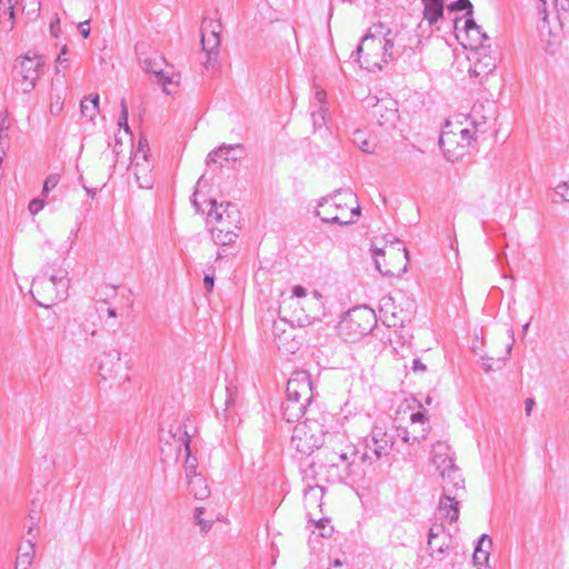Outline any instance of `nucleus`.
<instances>
[{
  "label": "nucleus",
  "instance_id": "1",
  "mask_svg": "<svg viewBox=\"0 0 569 569\" xmlns=\"http://www.w3.org/2000/svg\"><path fill=\"white\" fill-rule=\"evenodd\" d=\"M357 456L356 447L343 432L328 433L326 440L316 455L319 471L325 473L331 482H342L352 473V466Z\"/></svg>",
  "mask_w": 569,
  "mask_h": 569
},
{
  "label": "nucleus",
  "instance_id": "2",
  "mask_svg": "<svg viewBox=\"0 0 569 569\" xmlns=\"http://www.w3.org/2000/svg\"><path fill=\"white\" fill-rule=\"evenodd\" d=\"M396 37L397 33L381 22L369 28L357 48L361 67L373 72L393 60Z\"/></svg>",
  "mask_w": 569,
  "mask_h": 569
},
{
  "label": "nucleus",
  "instance_id": "3",
  "mask_svg": "<svg viewBox=\"0 0 569 569\" xmlns=\"http://www.w3.org/2000/svg\"><path fill=\"white\" fill-rule=\"evenodd\" d=\"M361 214L358 198L350 189L338 190L322 198L317 206L316 216L325 223L349 226Z\"/></svg>",
  "mask_w": 569,
  "mask_h": 569
},
{
  "label": "nucleus",
  "instance_id": "4",
  "mask_svg": "<svg viewBox=\"0 0 569 569\" xmlns=\"http://www.w3.org/2000/svg\"><path fill=\"white\" fill-rule=\"evenodd\" d=\"M207 226L216 244L228 246L238 238L241 213L231 202L208 201Z\"/></svg>",
  "mask_w": 569,
  "mask_h": 569
},
{
  "label": "nucleus",
  "instance_id": "5",
  "mask_svg": "<svg viewBox=\"0 0 569 569\" xmlns=\"http://www.w3.org/2000/svg\"><path fill=\"white\" fill-rule=\"evenodd\" d=\"M69 284L67 270L60 268L50 272L46 269L33 278L30 293L38 306L48 309L67 299Z\"/></svg>",
  "mask_w": 569,
  "mask_h": 569
},
{
  "label": "nucleus",
  "instance_id": "6",
  "mask_svg": "<svg viewBox=\"0 0 569 569\" xmlns=\"http://www.w3.org/2000/svg\"><path fill=\"white\" fill-rule=\"evenodd\" d=\"M476 130L462 128L460 124H452L447 121L442 128L439 144L445 157L451 161H458L475 149Z\"/></svg>",
  "mask_w": 569,
  "mask_h": 569
},
{
  "label": "nucleus",
  "instance_id": "7",
  "mask_svg": "<svg viewBox=\"0 0 569 569\" xmlns=\"http://www.w3.org/2000/svg\"><path fill=\"white\" fill-rule=\"evenodd\" d=\"M327 435L318 421L306 419L298 422L293 428L291 443L298 452L311 455L315 449L319 451Z\"/></svg>",
  "mask_w": 569,
  "mask_h": 569
},
{
  "label": "nucleus",
  "instance_id": "8",
  "mask_svg": "<svg viewBox=\"0 0 569 569\" xmlns=\"http://www.w3.org/2000/svg\"><path fill=\"white\" fill-rule=\"evenodd\" d=\"M376 325V315L371 308L357 307L347 313L341 322V329L352 337H363L370 333Z\"/></svg>",
  "mask_w": 569,
  "mask_h": 569
},
{
  "label": "nucleus",
  "instance_id": "9",
  "mask_svg": "<svg viewBox=\"0 0 569 569\" xmlns=\"http://www.w3.org/2000/svg\"><path fill=\"white\" fill-rule=\"evenodd\" d=\"M153 164L149 159V148L147 142L139 140L138 148L131 160V170L136 177L139 188L151 189L153 186L152 176Z\"/></svg>",
  "mask_w": 569,
  "mask_h": 569
},
{
  "label": "nucleus",
  "instance_id": "10",
  "mask_svg": "<svg viewBox=\"0 0 569 569\" xmlns=\"http://www.w3.org/2000/svg\"><path fill=\"white\" fill-rule=\"evenodd\" d=\"M43 64L44 61L40 56L23 57L17 71L21 77L18 79V84L22 92L28 93L34 89L37 81L40 78V71Z\"/></svg>",
  "mask_w": 569,
  "mask_h": 569
},
{
  "label": "nucleus",
  "instance_id": "11",
  "mask_svg": "<svg viewBox=\"0 0 569 569\" xmlns=\"http://www.w3.org/2000/svg\"><path fill=\"white\" fill-rule=\"evenodd\" d=\"M322 315V295L318 291H313L312 298L305 301L300 311L295 309L291 322H297L299 327H306L312 325L315 321H319Z\"/></svg>",
  "mask_w": 569,
  "mask_h": 569
},
{
  "label": "nucleus",
  "instance_id": "12",
  "mask_svg": "<svg viewBox=\"0 0 569 569\" xmlns=\"http://www.w3.org/2000/svg\"><path fill=\"white\" fill-rule=\"evenodd\" d=\"M372 114L381 127L395 128L399 119L398 102L386 94L377 99L372 107Z\"/></svg>",
  "mask_w": 569,
  "mask_h": 569
},
{
  "label": "nucleus",
  "instance_id": "13",
  "mask_svg": "<svg viewBox=\"0 0 569 569\" xmlns=\"http://www.w3.org/2000/svg\"><path fill=\"white\" fill-rule=\"evenodd\" d=\"M450 536L441 523H435L428 532V551L432 558L441 560L450 545Z\"/></svg>",
  "mask_w": 569,
  "mask_h": 569
},
{
  "label": "nucleus",
  "instance_id": "14",
  "mask_svg": "<svg viewBox=\"0 0 569 569\" xmlns=\"http://www.w3.org/2000/svg\"><path fill=\"white\" fill-rule=\"evenodd\" d=\"M406 303L407 308L400 309L398 312L396 307V298L387 297L382 299L381 310L387 316L389 327H403L407 322H410L413 312V302L407 300Z\"/></svg>",
  "mask_w": 569,
  "mask_h": 569
},
{
  "label": "nucleus",
  "instance_id": "15",
  "mask_svg": "<svg viewBox=\"0 0 569 569\" xmlns=\"http://www.w3.org/2000/svg\"><path fill=\"white\" fill-rule=\"evenodd\" d=\"M220 26L213 21L204 23L201 32L202 50L207 53V64L214 61L219 54L220 47Z\"/></svg>",
  "mask_w": 569,
  "mask_h": 569
},
{
  "label": "nucleus",
  "instance_id": "16",
  "mask_svg": "<svg viewBox=\"0 0 569 569\" xmlns=\"http://www.w3.org/2000/svg\"><path fill=\"white\" fill-rule=\"evenodd\" d=\"M287 396L302 398L305 401H311L312 382L307 371H296L287 382Z\"/></svg>",
  "mask_w": 569,
  "mask_h": 569
},
{
  "label": "nucleus",
  "instance_id": "17",
  "mask_svg": "<svg viewBox=\"0 0 569 569\" xmlns=\"http://www.w3.org/2000/svg\"><path fill=\"white\" fill-rule=\"evenodd\" d=\"M393 435L389 433L382 426H373L368 435L370 446L375 447L376 457H387L390 455L393 446Z\"/></svg>",
  "mask_w": 569,
  "mask_h": 569
},
{
  "label": "nucleus",
  "instance_id": "18",
  "mask_svg": "<svg viewBox=\"0 0 569 569\" xmlns=\"http://www.w3.org/2000/svg\"><path fill=\"white\" fill-rule=\"evenodd\" d=\"M442 478V491L446 495H458L465 493V479L460 472V469L455 465H448L440 471Z\"/></svg>",
  "mask_w": 569,
  "mask_h": 569
},
{
  "label": "nucleus",
  "instance_id": "19",
  "mask_svg": "<svg viewBox=\"0 0 569 569\" xmlns=\"http://www.w3.org/2000/svg\"><path fill=\"white\" fill-rule=\"evenodd\" d=\"M121 368V352L119 350L113 349L101 355L99 375L103 380L116 379Z\"/></svg>",
  "mask_w": 569,
  "mask_h": 569
},
{
  "label": "nucleus",
  "instance_id": "20",
  "mask_svg": "<svg viewBox=\"0 0 569 569\" xmlns=\"http://www.w3.org/2000/svg\"><path fill=\"white\" fill-rule=\"evenodd\" d=\"M310 403L311 401H305L302 398L287 396L281 406L282 416L288 422H300Z\"/></svg>",
  "mask_w": 569,
  "mask_h": 569
},
{
  "label": "nucleus",
  "instance_id": "21",
  "mask_svg": "<svg viewBox=\"0 0 569 569\" xmlns=\"http://www.w3.org/2000/svg\"><path fill=\"white\" fill-rule=\"evenodd\" d=\"M431 461L439 471L455 465V452L446 441H437L431 449Z\"/></svg>",
  "mask_w": 569,
  "mask_h": 569
},
{
  "label": "nucleus",
  "instance_id": "22",
  "mask_svg": "<svg viewBox=\"0 0 569 569\" xmlns=\"http://www.w3.org/2000/svg\"><path fill=\"white\" fill-rule=\"evenodd\" d=\"M465 493L458 495H446L445 491L439 501L440 513L449 520L450 523L456 522L459 519V501L458 498Z\"/></svg>",
  "mask_w": 569,
  "mask_h": 569
},
{
  "label": "nucleus",
  "instance_id": "23",
  "mask_svg": "<svg viewBox=\"0 0 569 569\" xmlns=\"http://www.w3.org/2000/svg\"><path fill=\"white\" fill-rule=\"evenodd\" d=\"M243 147L237 144H222L216 150L211 151L207 157V163L217 162V158H223L226 161H237L241 158Z\"/></svg>",
  "mask_w": 569,
  "mask_h": 569
},
{
  "label": "nucleus",
  "instance_id": "24",
  "mask_svg": "<svg viewBox=\"0 0 569 569\" xmlns=\"http://www.w3.org/2000/svg\"><path fill=\"white\" fill-rule=\"evenodd\" d=\"M36 557V542L28 539L26 545L18 547V556L14 561V569H29Z\"/></svg>",
  "mask_w": 569,
  "mask_h": 569
},
{
  "label": "nucleus",
  "instance_id": "25",
  "mask_svg": "<svg viewBox=\"0 0 569 569\" xmlns=\"http://www.w3.org/2000/svg\"><path fill=\"white\" fill-rule=\"evenodd\" d=\"M492 546V540L488 535H482L478 539L477 547L473 552V563L481 569L482 566L487 567L490 558V549Z\"/></svg>",
  "mask_w": 569,
  "mask_h": 569
},
{
  "label": "nucleus",
  "instance_id": "26",
  "mask_svg": "<svg viewBox=\"0 0 569 569\" xmlns=\"http://www.w3.org/2000/svg\"><path fill=\"white\" fill-rule=\"evenodd\" d=\"M430 431L429 426H420L409 428H399L398 436L402 439L403 442L413 445L418 443L421 440H425Z\"/></svg>",
  "mask_w": 569,
  "mask_h": 569
},
{
  "label": "nucleus",
  "instance_id": "27",
  "mask_svg": "<svg viewBox=\"0 0 569 569\" xmlns=\"http://www.w3.org/2000/svg\"><path fill=\"white\" fill-rule=\"evenodd\" d=\"M141 63L143 66V68L148 71V72H152L154 73L157 77H158V81L162 83L163 86V90L167 92V93H170V90L168 89V86L172 83L171 79L169 77H166L163 73H162V59H158L157 57L154 58H144L141 60Z\"/></svg>",
  "mask_w": 569,
  "mask_h": 569
},
{
  "label": "nucleus",
  "instance_id": "28",
  "mask_svg": "<svg viewBox=\"0 0 569 569\" xmlns=\"http://www.w3.org/2000/svg\"><path fill=\"white\" fill-rule=\"evenodd\" d=\"M423 3V19L430 26L435 24L443 16L445 4L442 0H421Z\"/></svg>",
  "mask_w": 569,
  "mask_h": 569
},
{
  "label": "nucleus",
  "instance_id": "29",
  "mask_svg": "<svg viewBox=\"0 0 569 569\" xmlns=\"http://www.w3.org/2000/svg\"><path fill=\"white\" fill-rule=\"evenodd\" d=\"M286 325L287 321L284 319H281L278 322L274 321L272 327V335L279 349H284L286 351L293 353L295 347L287 346L288 339L292 337V332L286 330Z\"/></svg>",
  "mask_w": 569,
  "mask_h": 569
},
{
  "label": "nucleus",
  "instance_id": "30",
  "mask_svg": "<svg viewBox=\"0 0 569 569\" xmlns=\"http://www.w3.org/2000/svg\"><path fill=\"white\" fill-rule=\"evenodd\" d=\"M188 492L196 499L203 500L209 497L210 489L207 485L206 478L200 476H192L188 479Z\"/></svg>",
  "mask_w": 569,
  "mask_h": 569
},
{
  "label": "nucleus",
  "instance_id": "31",
  "mask_svg": "<svg viewBox=\"0 0 569 569\" xmlns=\"http://www.w3.org/2000/svg\"><path fill=\"white\" fill-rule=\"evenodd\" d=\"M14 4L13 0H0V28L9 32L13 29Z\"/></svg>",
  "mask_w": 569,
  "mask_h": 569
},
{
  "label": "nucleus",
  "instance_id": "32",
  "mask_svg": "<svg viewBox=\"0 0 569 569\" xmlns=\"http://www.w3.org/2000/svg\"><path fill=\"white\" fill-rule=\"evenodd\" d=\"M178 442H179L178 449H180L181 446H184V449L187 451V458H186L184 465H183L187 478L189 479V478H192V476H200L201 473L197 472V467H198L197 458L192 457L191 452H190V447H189L190 440L188 438L187 432L183 433V437L179 438Z\"/></svg>",
  "mask_w": 569,
  "mask_h": 569
},
{
  "label": "nucleus",
  "instance_id": "33",
  "mask_svg": "<svg viewBox=\"0 0 569 569\" xmlns=\"http://www.w3.org/2000/svg\"><path fill=\"white\" fill-rule=\"evenodd\" d=\"M82 117L93 120L99 113V94H92L80 103Z\"/></svg>",
  "mask_w": 569,
  "mask_h": 569
},
{
  "label": "nucleus",
  "instance_id": "34",
  "mask_svg": "<svg viewBox=\"0 0 569 569\" xmlns=\"http://www.w3.org/2000/svg\"><path fill=\"white\" fill-rule=\"evenodd\" d=\"M323 496V488L319 485H308V488L305 490V505L307 508H311L313 506L321 507V499Z\"/></svg>",
  "mask_w": 569,
  "mask_h": 569
},
{
  "label": "nucleus",
  "instance_id": "35",
  "mask_svg": "<svg viewBox=\"0 0 569 569\" xmlns=\"http://www.w3.org/2000/svg\"><path fill=\"white\" fill-rule=\"evenodd\" d=\"M372 258L375 260L376 269L386 277H393L397 272L385 264H381L380 257H385L386 251L381 248H371Z\"/></svg>",
  "mask_w": 569,
  "mask_h": 569
},
{
  "label": "nucleus",
  "instance_id": "36",
  "mask_svg": "<svg viewBox=\"0 0 569 569\" xmlns=\"http://www.w3.org/2000/svg\"><path fill=\"white\" fill-rule=\"evenodd\" d=\"M495 68H496L495 61L491 58H489L488 61H486V62H481V61L475 62L473 66L470 67L469 72L471 76H475V77H480L482 74L487 76L490 72H492Z\"/></svg>",
  "mask_w": 569,
  "mask_h": 569
},
{
  "label": "nucleus",
  "instance_id": "37",
  "mask_svg": "<svg viewBox=\"0 0 569 569\" xmlns=\"http://www.w3.org/2000/svg\"><path fill=\"white\" fill-rule=\"evenodd\" d=\"M553 6L560 23L569 22V0H553Z\"/></svg>",
  "mask_w": 569,
  "mask_h": 569
},
{
  "label": "nucleus",
  "instance_id": "38",
  "mask_svg": "<svg viewBox=\"0 0 569 569\" xmlns=\"http://www.w3.org/2000/svg\"><path fill=\"white\" fill-rule=\"evenodd\" d=\"M465 29L468 33L475 32L479 39V43L483 47L485 42L489 40V37L481 31V27L470 17L465 22Z\"/></svg>",
  "mask_w": 569,
  "mask_h": 569
},
{
  "label": "nucleus",
  "instance_id": "39",
  "mask_svg": "<svg viewBox=\"0 0 569 569\" xmlns=\"http://www.w3.org/2000/svg\"><path fill=\"white\" fill-rule=\"evenodd\" d=\"M365 450L361 455V461L367 465H373L382 457H376L375 447L370 446L368 441V436L363 439Z\"/></svg>",
  "mask_w": 569,
  "mask_h": 569
},
{
  "label": "nucleus",
  "instance_id": "40",
  "mask_svg": "<svg viewBox=\"0 0 569 569\" xmlns=\"http://www.w3.org/2000/svg\"><path fill=\"white\" fill-rule=\"evenodd\" d=\"M227 399H226V410L231 409L236 406L239 397L238 388L233 385H229L226 387Z\"/></svg>",
  "mask_w": 569,
  "mask_h": 569
},
{
  "label": "nucleus",
  "instance_id": "41",
  "mask_svg": "<svg viewBox=\"0 0 569 569\" xmlns=\"http://www.w3.org/2000/svg\"><path fill=\"white\" fill-rule=\"evenodd\" d=\"M450 11H463L467 10V14H472V3L470 0H456L448 6Z\"/></svg>",
  "mask_w": 569,
  "mask_h": 569
},
{
  "label": "nucleus",
  "instance_id": "42",
  "mask_svg": "<svg viewBox=\"0 0 569 569\" xmlns=\"http://www.w3.org/2000/svg\"><path fill=\"white\" fill-rule=\"evenodd\" d=\"M203 511L204 510H203L202 507H197L194 509L193 518H194L196 523L201 527V531L206 532V531H208L211 528L212 520H204L202 518Z\"/></svg>",
  "mask_w": 569,
  "mask_h": 569
},
{
  "label": "nucleus",
  "instance_id": "43",
  "mask_svg": "<svg viewBox=\"0 0 569 569\" xmlns=\"http://www.w3.org/2000/svg\"><path fill=\"white\" fill-rule=\"evenodd\" d=\"M411 427L420 426H429V418L427 416L426 410H419L417 412L411 413L410 416Z\"/></svg>",
  "mask_w": 569,
  "mask_h": 569
},
{
  "label": "nucleus",
  "instance_id": "44",
  "mask_svg": "<svg viewBox=\"0 0 569 569\" xmlns=\"http://www.w3.org/2000/svg\"><path fill=\"white\" fill-rule=\"evenodd\" d=\"M307 297V290L298 284V286H295L293 289H292V297H290L288 300H283V305L288 303L289 307H292L295 303H298V301H295V298H306Z\"/></svg>",
  "mask_w": 569,
  "mask_h": 569
},
{
  "label": "nucleus",
  "instance_id": "45",
  "mask_svg": "<svg viewBox=\"0 0 569 569\" xmlns=\"http://www.w3.org/2000/svg\"><path fill=\"white\" fill-rule=\"evenodd\" d=\"M120 107H121V113H120L119 119H118V124H119V127H123L126 132L129 133L130 132V128L128 126V107H127L126 99L121 100Z\"/></svg>",
  "mask_w": 569,
  "mask_h": 569
},
{
  "label": "nucleus",
  "instance_id": "46",
  "mask_svg": "<svg viewBox=\"0 0 569 569\" xmlns=\"http://www.w3.org/2000/svg\"><path fill=\"white\" fill-rule=\"evenodd\" d=\"M68 53H69L68 47L63 46L60 50L58 58H57V67H56L57 73H59L61 71V68L62 69L68 68V57H67Z\"/></svg>",
  "mask_w": 569,
  "mask_h": 569
},
{
  "label": "nucleus",
  "instance_id": "47",
  "mask_svg": "<svg viewBox=\"0 0 569 569\" xmlns=\"http://www.w3.org/2000/svg\"><path fill=\"white\" fill-rule=\"evenodd\" d=\"M310 521L316 522V526L319 529H322V531L320 533L322 537H330L331 536V533L333 531V528L330 527V526L328 527V523H329L328 519H319V520L310 519Z\"/></svg>",
  "mask_w": 569,
  "mask_h": 569
},
{
  "label": "nucleus",
  "instance_id": "48",
  "mask_svg": "<svg viewBox=\"0 0 569 569\" xmlns=\"http://www.w3.org/2000/svg\"><path fill=\"white\" fill-rule=\"evenodd\" d=\"M315 127L321 128L325 124V108L319 106L318 110L311 112Z\"/></svg>",
  "mask_w": 569,
  "mask_h": 569
},
{
  "label": "nucleus",
  "instance_id": "49",
  "mask_svg": "<svg viewBox=\"0 0 569 569\" xmlns=\"http://www.w3.org/2000/svg\"><path fill=\"white\" fill-rule=\"evenodd\" d=\"M483 362H482V368L486 370V371H491L495 369V363L497 365L496 367L497 368H501L502 365H503V361L505 359H497L495 360L493 358H482Z\"/></svg>",
  "mask_w": 569,
  "mask_h": 569
},
{
  "label": "nucleus",
  "instance_id": "50",
  "mask_svg": "<svg viewBox=\"0 0 569 569\" xmlns=\"http://www.w3.org/2000/svg\"><path fill=\"white\" fill-rule=\"evenodd\" d=\"M569 190V184L568 182H560L556 188H555V191H556V194L559 196L562 201H569V199L567 198V192Z\"/></svg>",
  "mask_w": 569,
  "mask_h": 569
},
{
  "label": "nucleus",
  "instance_id": "51",
  "mask_svg": "<svg viewBox=\"0 0 569 569\" xmlns=\"http://www.w3.org/2000/svg\"><path fill=\"white\" fill-rule=\"evenodd\" d=\"M59 182V177L58 176H49L47 177V179L44 180V183H43V193H47L49 190L53 189Z\"/></svg>",
  "mask_w": 569,
  "mask_h": 569
},
{
  "label": "nucleus",
  "instance_id": "52",
  "mask_svg": "<svg viewBox=\"0 0 569 569\" xmlns=\"http://www.w3.org/2000/svg\"><path fill=\"white\" fill-rule=\"evenodd\" d=\"M43 206H44V201L43 200H41V199H33L29 203V211L32 214H37L38 212H40L43 209Z\"/></svg>",
  "mask_w": 569,
  "mask_h": 569
},
{
  "label": "nucleus",
  "instance_id": "53",
  "mask_svg": "<svg viewBox=\"0 0 569 569\" xmlns=\"http://www.w3.org/2000/svg\"><path fill=\"white\" fill-rule=\"evenodd\" d=\"M63 109V101L61 100L60 97H58L54 101L51 102L50 104V112L52 114H59Z\"/></svg>",
  "mask_w": 569,
  "mask_h": 569
},
{
  "label": "nucleus",
  "instance_id": "54",
  "mask_svg": "<svg viewBox=\"0 0 569 569\" xmlns=\"http://www.w3.org/2000/svg\"><path fill=\"white\" fill-rule=\"evenodd\" d=\"M203 181V177H201L198 182H197V188H199L201 186ZM197 194H198V189H196L194 193H193V197L191 199V202H192V206L194 207L196 211L197 212H201V213H204V209H202L197 200Z\"/></svg>",
  "mask_w": 569,
  "mask_h": 569
},
{
  "label": "nucleus",
  "instance_id": "55",
  "mask_svg": "<svg viewBox=\"0 0 569 569\" xmlns=\"http://www.w3.org/2000/svg\"><path fill=\"white\" fill-rule=\"evenodd\" d=\"M355 141L359 143V147L363 152L370 153L373 151V146L370 141H368V140L358 141L357 137L355 138Z\"/></svg>",
  "mask_w": 569,
  "mask_h": 569
},
{
  "label": "nucleus",
  "instance_id": "56",
  "mask_svg": "<svg viewBox=\"0 0 569 569\" xmlns=\"http://www.w3.org/2000/svg\"><path fill=\"white\" fill-rule=\"evenodd\" d=\"M78 28H79L80 34L83 38H88L89 37V34H90L89 21L80 22Z\"/></svg>",
  "mask_w": 569,
  "mask_h": 569
},
{
  "label": "nucleus",
  "instance_id": "57",
  "mask_svg": "<svg viewBox=\"0 0 569 569\" xmlns=\"http://www.w3.org/2000/svg\"><path fill=\"white\" fill-rule=\"evenodd\" d=\"M214 278L213 276L206 274L203 278V286L207 291H211L213 289Z\"/></svg>",
  "mask_w": 569,
  "mask_h": 569
},
{
  "label": "nucleus",
  "instance_id": "58",
  "mask_svg": "<svg viewBox=\"0 0 569 569\" xmlns=\"http://www.w3.org/2000/svg\"><path fill=\"white\" fill-rule=\"evenodd\" d=\"M315 99L319 102V106L323 108L325 99H326V91L322 89H317L315 91Z\"/></svg>",
  "mask_w": 569,
  "mask_h": 569
},
{
  "label": "nucleus",
  "instance_id": "59",
  "mask_svg": "<svg viewBox=\"0 0 569 569\" xmlns=\"http://www.w3.org/2000/svg\"><path fill=\"white\" fill-rule=\"evenodd\" d=\"M397 251H398V253L402 252V257H403V259L406 261L405 266H407V262L409 260V251H408V249L406 247H401V248H398ZM405 271H406V267L399 269L398 273L405 272Z\"/></svg>",
  "mask_w": 569,
  "mask_h": 569
},
{
  "label": "nucleus",
  "instance_id": "60",
  "mask_svg": "<svg viewBox=\"0 0 569 569\" xmlns=\"http://www.w3.org/2000/svg\"><path fill=\"white\" fill-rule=\"evenodd\" d=\"M427 369L426 365L422 363L420 359H415L412 363V370L413 371H425Z\"/></svg>",
  "mask_w": 569,
  "mask_h": 569
},
{
  "label": "nucleus",
  "instance_id": "61",
  "mask_svg": "<svg viewBox=\"0 0 569 569\" xmlns=\"http://www.w3.org/2000/svg\"><path fill=\"white\" fill-rule=\"evenodd\" d=\"M535 400L532 398H528L526 401H525V410H526V415L529 416L531 413V410L535 406Z\"/></svg>",
  "mask_w": 569,
  "mask_h": 569
},
{
  "label": "nucleus",
  "instance_id": "62",
  "mask_svg": "<svg viewBox=\"0 0 569 569\" xmlns=\"http://www.w3.org/2000/svg\"><path fill=\"white\" fill-rule=\"evenodd\" d=\"M59 19L50 23V31L53 37H58Z\"/></svg>",
  "mask_w": 569,
  "mask_h": 569
},
{
  "label": "nucleus",
  "instance_id": "63",
  "mask_svg": "<svg viewBox=\"0 0 569 569\" xmlns=\"http://www.w3.org/2000/svg\"><path fill=\"white\" fill-rule=\"evenodd\" d=\"M107 313H108V316H109V317H111V318H116V317H117V311H116V309H113V308H108V309H107Z\"/></svg>",
  "mask_w": 569,
  "mask_h": 569
},
{
  "label": "nucleus",
  "instance_id": "64",
  "mask_svg": "<svg viewBox=\"0 0 569 569\" xmlns=\"http://www.w3.org/2000/svg\"><path fill=\"white\" fill-rule=\"evenodd\" d=\"M33 529H34V523H32V525L28 528L27 533H28V535H32Z\"/></svg>",
  "mask_w": 569,
  "mask_h": 569
}]
</instances>
